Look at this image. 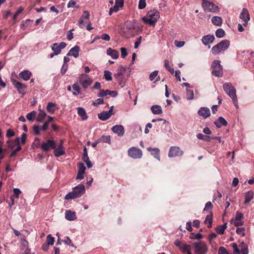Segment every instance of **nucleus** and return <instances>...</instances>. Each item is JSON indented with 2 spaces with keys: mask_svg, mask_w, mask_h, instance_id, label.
<instances>
[{
  "mask_svg": "<svg viewBox=\"0 0 254 254\" xmlns=\"http://www.w3.org/2000/svg\"><path fill=\"white\" fill-rule=\"evenodd\" d=\"M14 194L13 195L14 197L15 196L16 198H18L19 197L20 194L21 193V190L17 188H14L13 189Z\"/></svg>",
  "mask_w": 254,
  "mask_h": 254,
  "instance_id": "obj_60",
  "label": "nucleus"
},
{
  "mask_svg": "<svg viewBox=\"0 0 254 254\" xmlns=\"http://www.w3.org/2000/svg\"><path fill=\"white\" fill-rule=\"evenodd\" d=\"M114 106H112L110 108L108 111H104L98 115V117L99 119L102 121H106L109 119L114 113L113 111Z\"/></svg>",
  "mask_w": 254,
  "mask_h": 254,
  "instance_id": "obj_15",
  "label": "nucleus"
},
{
  "mask_svg": "<svg viewBox=\"0 0 254 254\" xmlns=\"http://www.w3.org/2000/svg\"><path fill=\"white\" fill-rule=\"evenodd\" d=\"M109 95L113 97H115L118 95V93L116 91H110V90H100V93L98 94L99 97H102Z\"/></svg>",
  "mask_w": 254,
  "mask_h": 254,
  "instance_id": "obj_21",
  "label": "nucleus"
},
{
  "mask_svg": "<svg viewBox=\"0 0 254 254\" xmlns=\"http://www.w3.org/2000/svg\"><path fill=\"white\" fill-rule=\"evenodd\" d=\"M65 218L68 221L74 220L76 218L75 212L70 210H66L65 212Z\"/></svg>",
  "mask_w": 254,
  "mask_h": 254,
  "instance_id": "obj_27",
  "label": "nucleus"
},
{
  "mask_svg": "<svg viewBox=\"0 0 254 254\" xmlns=\"http://www.w3.org/2000/svg\"><path fill=\"white\" fill-rule=\"evenodd\" d=\"M174 244L179 248L183 253H188L191 251V246L190 245L186 244H183L179 239H176L175 241Z\"/></svg>",
  "mask_w": 254,
  "mask_h": 254,
  "instance_id": "obj_12",
  "label": "nucleus"
},
{
  "mask_svg": "<svg viewBox=\"0 0 254 254\" xmlns=\"http://www.w3.org/2000/svg\"><path fill=\"white\" fill-rule=\"evenodd\" d=\"M151 110L152 113L155 115H159L162 113V108L159 105H153L151 107Z\"/></svg>",
  "mask_w": 254,
  "mask_h": 254,
  "instance_id": "obj_36",
  "label": "nucleus"
},
{
  "mask_svg": "<svg viewBox=\"0 0 254 254\" xmlns=\"http://www.w3.org/2000/svg\"><path fill=\"white\" fill-rule=\"evenodd\" d=\"M211 21L212 23L216 26H221L222 22V20L221 18L219 16H213L211 18Z\"/></svg>",
  "mask_w": 254,
  "mask_h": 254,
  "instance_id": "obj_39",
  "label": "nucleus"
},
{
  "mask_svg": "<svg viewBox=\"0 0 254 254\" xmlns=\"http://www.w3.org/2000/svg\"><path fill=\"white\" fill-rule=\"evenodd\" d=\"M158 71L154 70L149 75V79L151 81H153L158 75Z\"/></svg>",
  "mask_w": 254,
  "mask_h": 254,
  "instance_id": "obj_52",
  "label": "nucleus"
},
{
  "mask_svg": "<svg viewBox=\"0 0 254 254\" xmlns=\"http://www.w3.org/2000/svg\"><path fill=\"white\" fill-rule=\"evenodd\" d=\"M126 70V67L120 65L118 68L117 72L114 74L115 78L122 87L124 86V85H122V81Z\"/></svg>",
  "mask_w": 254,
  "mask_h": 254,
  "instance_id": "obj_9",
  "label": "nucleus"
},
{
  "mask_svg": "<svg viewBox=\"0 0 254 254\" xmlns=\"http://www.w3.org/2000/svg\"><path fill=\"white\" fill-rule=\"evenodd\" d=\"M57 104L53 102H48L46 107V110L48 113L53 114L56 111Z\"/></svg>",
  "mask_w": 254,
  "mask_h": 254,
  "instance_id": "obj_35",
  "label": "nucleus"
},
{
  "mask_svg": "<svg viewBox=\"0 0 254 254\" xmlns=\"http://www.w3.org/2000/svg\"><path fill=\"white\" fill-rule=\"evenodd\" d=\"M26 138L27 134L25 133H23L21 135V138H20V143L21 142V144H25Z\"/></svg>",
  "mask_w": 254,
  "mask_h": 254,
  "instance_id": "obj_62",
  "label": "nucleus"
},
{
  "mask_svg": "<svg viewBox=\"0 0 254 254\" xmlns=\"http://www.w3.org/2000/svg\"><path fill=\"white\" fill-rule=\"evenodd\" d=\"M202 6L206 12H217L219 10L218 7L214 3L206 0L203 1Z\"/></svg>",
  "mask_w": 254,
  "mask_h": 254,
  "instance_id": "obj_8",
  "label": "nucleus"
},
{
  "mask_svg": "<svg viewBox=\"0 0 254 254\" xmlns=\"http://www.w3.org/2000/svg\"><path fill=\"white\" fill-rule=\"evenodd\" d=\"M215 39L214 36L213 35H207L202 37L201 41L202 43L205 45H208L212 43Z\"/></svg>",
  "mask_w": 254,
  "mask_h": 254,
  "instance_id": "obj_24",
  "label": "nucleus"
},
{
  "mask_svg": "<svg viewBox=\"0 0 254 254\" xmlns=\"http://www.w3.org/2000/svg\"><path fill=\"white\" fill-rule=\"evenodd\" d=\"M14 135H15V132L13 130H12L11 129H8L7 130L6 134V137H12Z\"/></svg>",
  "mask_w": 254,
  "mask_h": 254,
  "instance_id": "obj_61",
  "label": "nucleus"
},
{
  "mask_svg": "<svg viewBox=\"0 0 254 254\" xmlns=\"http://www.w3.org/2000/svg\"><path fill=\"white\" fill-rule=\"evenodd\" d=\"M36 115V112L33 111L28 114L26 115V118L28 121H33L34 117H35Z\"/></svg>",
  "mask_w": 254,
  "mask_h": 254,
  "instance_id": "obj_49",
  "label": "nucleus"
},
{
  "mask_svg": "<svg viewBox=\"0 0 254 254\" xmlns=\"http://www.w3.org/2000/svg\"><path fill=\"white\" fill-rule=\"evenodd\" d=\"M243 217V213L237 211L236 213L235 217L234 218L231 220V223H233L235 226H239L243 225V222L242 219Z\"/></svg>",
  "mask_w": 254,
  "mask_h": 254,
  "instance_id": "obj_17",
  "label": "nucleus"
},
{
  "mask_svg": "<svg viewBox=\"0 0 254 254\" xmlns=\"http://www.w3.org/2000/svg\"><path fill=\"white\" fill-rule=\"evenodd\" d=\"M47 243L48 245H53L55 242L54 238L51 235H49L47 237Z\"/></svg>",
  "mask_w": 254,
  "mask_h": 254,
  "instance_id": "obj_48",
  "label": "nucleus"
},
{
  "mask_svg": "<svg viewBox=\"0 0 254 254\" xmlns=\"http://www.w3.org/2000/svg\"><path fill=\"white\" fill-rule=\"evenodd\" d=\"M23 11V8L22 7H19L18 10L16 11L14 14L13 16V19L15 20L17 18V17L19 14H20Z\"/></svg>",
  "mask_w": 254,
  "mask_h": 254,
  "instance_id": "obj_56",
  "label": "nucleus"
},
{
  "mask_svg": "<svg viewBox=\"0 0 254 254\" xmlns=\"http://www.w3.org/2000/svg\"><path fill=\"white\" fill-rule=\"evenodd\" d=\"M31 75V72L28 70H23L19 73L20 77L25 81L28 80L30 78Z\"/></svg>",
  "mask_w": 254,
  "mask_h": 254,
  "instance_id": "obj_31",
  "label": "nucleus"
},
{
  "mask_svg": "<svg viewBox=\"0 0 254 254\" xmlns=\"http://www.w3.org/2000/svg\"><path fill=\"white\" fill-rule=\"evenodd\" d=\"M128 155L133 159L140 158L142 157V151L138 148L132 147L128 150Z\"/></svg>",
  "mask_w": 254,
  "mask_h": 254,
  "instance_id": "obj_11",
  "label": "nucleus"
},
{
  "mask_svg": "<svg viewBox=\"0 0 254 254\" xmlns=\"http://www.w3.org/2000/svg\"><path fill=\"white\" fill-rule=\"evenodd\" d=\"M39 114L36 119V121L39 123H42L47 116L46 112L41 110V109H38Z\"/></svg>",
  "mask_w": 254,
  "mask_h": 254,
  "instance_id": "obj_32",
  "label": "nucleus"
},
{
  "mask_svg": "<svg viewBox=\"0 0 254 254\" xmlns=\"http://www.w3.org/2000/svg\"><path fill=\"white\" fill-rule=\"evenodd\" d=\"M78 172H79L81 173H84L86 168L82 163H80L78 164Z\"/></svg>",
  "mask_w": 254,
  "mask_h": 254,
  "instance_id": "obj_54",
  "label": "nucleus"
},
{
  "mask_svg": "<svg viewBox=\"0 0 254 254\" xmlns=\"http://www.w3.org/2000/svg\"><path fill=\"white\" fill-rule=\"evenodd\" d=\"M6 144L7 145L8 148L11 149H15V146H16L17 147L18 146H21L20 144V138H16L14 141L8 140L6 141Z\"/></svg>",
  "mask_w": 254,
  "mask_h": 254,
  "instance_id": "obj_23",
  "label": "nucleus"
},
{
  "mask_svg": "<svg viewBox=\"0 0 254 254\" xmlns=\"http://www.w3.org/2000/svg\"><path fill=\"white\" fill-rule=\"evenodd\" d=\"M159 17V12L156 9H153L149 11L146 16L142 18V20L145 24L154 26Z\"/></svg>",
  "mask_w": 254,
  "mask_h": 254,
  "instance_id": "obj_1",
  "label": "nucleus"
},
{
  "mask_svg": "<svg viewBox=\"0 0 254 254\" xmlns=\"http://www.w3.org/2000/svg\"><path fill=\"white\" fill-rule=\"evenodd\" d=\"M214 124L217 128H220L222 126H226L227 125V122L226 120L222 117H220L217 121L214 122Z\"/></svg>",
  "mask_w": 254,
  "mask_h": 254,
  "instance_id": "obj_29",
  "label": "nucleus"
},
{
  "mask_svg": "<svg viewBox=\"0 0 254 254\" xmlns=\"http://www.w3.org/2000/svg\"><path fill=\"white\" fill-rule=\"evenodd\" d=\"M99 139L100 142H104L109 144L111 143V136L110 135H102Z\"/></svg>",
  "mask_w": 254,
  "mask_h": 254,
  "instance_id": "obj_42",
  "label": "nucleus"
},
{
  "mask_svg": "<svg viewBox=\"0 0 254 254\" xmlns=\"http://www.w3.org/2000/svg\"><path fill=\"white\" fill-rule=\"evenodd\" d=\"M212 217L213 215L211 212L209 215H207L206 216L205 220L204 221V223L205 224H208L207 227L210 228L212 226Z\"/></svg>",
  "mask_w": 254,
  "mask_h": 254,
  "instance_id": "obj_37",
  "label": "nucleus"
},
{
  "mask_svg": "<svg viewBox=\"0 0 254 254\" xmlns=\"http://www.w3.org/2000/svg\"><path fill=\"white\" fill-rule=\"evenodd\" d=\"M104 77L107 81H111L112 80V73L109 70L104 71Z\"/></svg>",
  "mask_w": 254,
  "mask_h": 254,
  "instance_id": "obj_45",
  "label": "nucleus"
},
{
  "mask_svg": "<svg viewBox=\"0 0 254 254\" xmlns=\"http://www.w3.org/2000/svg\"><path fill=\"white\" fill-rule=\"evenodd\" d=\"M227 228V223L218 226L216 228V231L219 234L222 235L224 233L225 229Z\"/></svg>",
  "mask_w": 254,
  "mask_h": 254,
  "instance_id": "obj_38",
  "label": "nucleus"
},
{
  "mask_svg": "<svg viewBox=\"0 0 254 254\" xmlns=\"http://www.w3.org/2000/svg\"><path fill=\"white\" fill-rule=\"evenodd\" d=\"M21 245L23 249H25V250H27L28 249V242L25 239H22L21 241Z\"/></svg>",
  "mask_w": 254,
  "mask_h": 254,
  "instance_id": "obj_58",
  "label": "nucleus"
},
{
  "mask_svg": "<svg viewBox=\"0 0 254 254\" xmlns=\"http://www.w3.org/2000/svg\"><path fill=\"white\" fill-rule=\"evenodd\" d=\"M90 14L89 11L84 10L78 21V25L80 28H83L84 27L86 23L85 20H88Z\"/></svg>",
  "mask_w": 254,
  "mask_h": 254,
  "instance_id": "obj_14",
  "label": "nucleus"
},
{
  "mask_svg": "<svg viewBox=\"0 0 254 254\" xmlns=\"http://www.w3.org/2000/svg\"><path fill=\"white\" fill-rule=\"evenodd\" d=\"M196 137L198 139L203 140H204L205 141H209L211 139V138H212V137L209 136H207V135H203L202 133H198V134H196Z\"/></svg>",
  "mask_w": 254,
  "mask_h": 254,
  "instance_id": "obj_41",
  "label": "nucleus"
},
{
  "mask_svg": "<svg viewBox=\"0 0 254 254\" xmlns=\"http://www.w3.org/2000/svg\"><path fill=\"white\" fill-rule=\"evenodd\" d=\"M212 68V74L217 77L221 76L223 74L222 66L219 60L214 61L211 65Z\"/></svg>",
  "mask_w": 254,
  "mask_h": 254,
  "instance_id": "obj_6",
  "label": "nucleus"
},
{
  "mask_svg": "<svg viewBox=\"0 0 254 254\" xmlns=\"http://www.w3.org/2000/svg\"><path fill=\"white\" fill-rule=\"evenodd\" d=\"M147 150L151 152L152 155H153L155 158H157L158 160H160V150L158 148H152L151 147H148L147 148Z\"/></svg>",
  "mask_w": 254,
  "mask_h": 254,
  "instance_id": "obj_34",
  "label": "nucleus"
},
{
  "mask_svg": "<svg viewBox=\"0 0 254 254\" xmlns=\"http://www.w3.org/2000/svg\"><path fill=\"white\" fill-rule=\"evenodd\" d=\"M63 242L66 245L76 248V247L74 246V245L72 244L71 240L69 239L68 237H65V239L64 240Z\"/></svg>",
  "mask_w": 254,
  "mask_h": 254,
  "instance_id": "obj_55",
  "label": "nucleus"
},
{
  "mask_svg": "<svg viewBox=\"0 0 254 254\" xmlns=\"http://www.w3.org/2000/svg\"><path fill=\"white\" fill-rule=\"evenodd\" d=\"M107 54L111 56L113 59H117L119 58V54L116 50H113L111 48L107 50Z\"/></svg>",
  "mask_w": 254,
  "mask_h": 254,
  "instance_id": "obj_33",
  "label": "nucleus"
},
{
  "mask_svg": "<svg viewBox=\"0 0 254 254\" xmlns=\"http://www.w3.org/2000/svg\"><path fill=\"white\" fill-rule=\"evenodd\" d=\"M104 103L103 99L101 98H98L96 99L95 102L93 103V105L94 106H98L100 104H103Z\"/></svg>",
  "mask_w": 254,
  "mask_h": 254,
  "instance_id": "obj_63",
  "label": "nucleus"
},
{
  "mask_svg": "<svg viewBox=\"0 0 254 254\" xmlns=\"http://www.w3.org/2000/svg\"><path fill=\"white\" fill-rule=\"evenodd\" d=\"M72 88L74 90L72 93L73 95L76 96L81 93L80 88L77 83H75L72 85Z\"/></svg>",
  "mask_w": 254,
  "mask_h": 254,
  "instance_id": "obj_40",
  "label": "nucleus"
},
{
  "mask_svg": "<svg viewBox=\"0 0 254 254\" xmlns=\"http://www.w3.org/2000/svg\"><path fill=\"white\" fill-rule=\"evenodd\" d=\"M112 130L118 136H122L124 134L125 129L122 125H116L112 127Z\"/></svg>",
  "mask_w": 254,
  "mask_h": 254,
  "instance_id": "obj_22",
  "label": "nucleus"
},
{
  "mask_svg": "<svg viewBox=\"0 0 254 254\" xmlns=\"http://www.w3.org/2000/svg\"><path fill=\"white\" fill-rule=\"evenodd\" d=\"M241 249L240 251V254H248V251L247 246L244 242H242L241 244Z\"/></svg>",
  "mask_w": 254,
  "mask_h": 254,
  "instance_id": "obj_44",
  "label": "nucleus"
},
{
  "mask_svg": "<svg viewBox=\"0 0 254 254\" xmlns=\"http://www.w3.org/2000/svg\"><path fill=\"white\" fill-rule=\"evenodd\" d=\"M66 46V44L64 42H62L60 44L55 43L51 46V49L56 54L59 55L61 53L62 49H64Z\"/></svg>",
  "mask_w": 254,
  "mask_h": 254,
  "instance_id": "obj_18",
  "label": "nucleus"
},
{
  "mask_svg": "<svg viewBox=\"0 0 254 254\" xmlns=\"http://www.w3.org/2000/svg\"><path fill=\"white\" fill-rule=\"evenodd\" d=\"M230 45V42L228 40H223L214 46L211 49L213 55H216L226 51Z\"/></svg>",
  "mask_w": 254,
  "mask_h": 254,
  "instance_id": "obj_2",
  "label": "nucleus"
},
{
  "mask_svg": "<svg viewBox=\"0 0 254 254\" xmlns=\"http://www.w3.org/2000/svg\"><path fill=\"white\" fill-rule=\"evenodd\" d=\"M63 145V141L61 140L60 141V143L58 147H57V148H55V149L54 151V154L56 157H58L65 154V152Z\"/></svg>",
  "mask_w": 254,
  "mask_h": 254,
  "instance_id": "obj_20",
  "label": "nucleus"
},
{
  "mask_svg": "<svg viewBox=\"0 0 254 254\" xmlns=\"http://www.w3.org/2000/svg\"><path fill=\"white\" fill-rule=\"evenodd\" d=\"M223 87L225 93L232 99L235 105H237L238 100L234 86L231 83L226 82L223 84Z\"/></svg>",
  "mask_w": 254,
  "mask_h": 254,
  "instance_id": "obj_4",
  "label": "nucleus"
},
{
  "mask_svg": "<svg viewBox=\"0 0 254 254\" xmlns=\"http://www.w3.org/2000/svg\"><path fill=\"white\" fill-rule=\"evenodd\" d=\"M120 7L117 5H115L113 7L110 9L109 14L111 15L113 12H117L119 10Z\"/></svg>",
  "mask_w": 254,
  "mask_h": 254,
  "instance_id": "obj_53",
  "label": "nucleus"
},
{
  "mask_svg": "<svg viewBox=\"0 0 254 254\" xmlns=\"http://www.w3.org/2000/svg\"><path fill=\"white\" fill-rule=\"evenodd\" d=\"M216 36L217 38H222L225 35V31L221 28L218 29L215 32Z\"/></svg>",
  "mask_w": 254,
  "mask_h": 254,
  "instance_id": "obj_43",
  "label": "nucleus"
},
{
  "mask_svg": "<svg viewBox=\"0 0 254 254\" xmlns=\"http://www.w3.org/2000/svg\"><path fill=\"white\" fill-rule=\"evenodd\" d=\"M77 114L79 116L82 121H86L88 119L85 110L82 107H78L76 108Z\"/></svg>",
  "mask_w": 254,
  "mask_h": 254,
  "instance_id": "obj_26",
  "label": "nucleus"
},
{
  "mask_svg": "<svg viewBox=\"0 0 254 254\" xmlns=\"http://www.w3.org/2000/svg\"><path fill=\"white\" fill-rule=\"evenodd\" d=\"M203 236L200 233H197L196 234H191V235L190 237V239H200L202 238Z\"/></svg>",
  "mask_w": 254,
  "mask_h": 254,
  "instance_id": "obj_50",
  "label": "nucleus"
},
{
  "mask_svg": "<svg viewBox=\"0 0 254 254\" xmlns=\"http://www.w3.org/2000/svg\"><path fill=\"white\" fill-rule=\"evenodd\" d=\"M11 81L18 92L22 96L25 95L27 90V86L22 82L11 77Z\"/></svg>",
  "mask_w": 254,
  "mask_h": 254,
  "instance_id": "obj_7",
  "label": "nucleus"
},
{
  "mask_svg": "<svg viewBox=\"0 0 254 254\" xmlns=\"http://www.w3.org/2000/svg\"><path fill=\"white\" fill-rule=\"evenodd\" d=\"M232 247L234 249V254H240V251L238 248L237 245L236 243L232 244Z\"/></svg>",
  "mask_w": 254,
  "mask_h": 254,
  "instance_id": "obj_64",
  "label": "nucleus"
},
{
  "mask_svg": "<svg viewBox=\"0 0 254 254\" xmlns=\"http://www.w3.org/2000/svg\"><path fill=\"white\" fill-rule=\"evenodd\" d=\"M183 151L178 146H172L170 147L168 156L170 158L175 157L179 156H182L183 154Z\"/></svg>",
  "mask_w": 254,
  "mask_h": 254,
  "instance_id": "obj_13",
  "label": "nucleus"
},
{
  "mask_svg": "<svg viewBox=\"0 0 254 254\" xmlns=\"http://www.w3.org/2000/svg\"><path fill=\"white\" fill-rule=\"evenodd\" d=\"M236 233L238 234L242 235V236H244L245 235L244 228H243V227L238 228L236 229Z\"/></svg>",
  "mask_w": 254,
  "mask_h": 254,
  "instance_id": "obj_59",
  "label": "nucleus"
},
{
  "mask_svg": "<svg viewBox=\"0 0 254 254\" xmlns=\"http://www.w3.org/2000/svg\"><path fill=\"white\" fill-rule=\"evenodd\" d=\"M174 43L176 47H177V48H181L183 47L185 44V41H180L177 40H175Z\"/></svg>",
  "mask_w": 254,
  "mask_h": 254,
  "instance_id": "obj_57",
  "label": "nucleus"
},
{
  "mask_svg": "<svg viewBox=\"0 0 254 254\" xmlns=\"http://www.w3.org/2000/svg\"><path fill=\"white\" fill-rule=\"evenodd\" d=\"M85 187L82 184H79L73 189L72 191L65 195L64 198L65 199H72L81 196L85 193Z\"/></svg>",
  "mask_w": 254,
  "mask_h": 254,
  "instance_id": "obj_3",
  "label": "nucleus"
},
{
  "mask_svg": "<svg viewBox=\"0 0 254 254\" xmlns=\"http://www.w3.org/2000/svg\"><path fill=\"white\" fill-rule=\"evenodd\" d=\"M79 47L77 46H75L69 50L67 55L73 56L74 58H76L79 56Z\"/></svg>",
  "mask_w": 254,
  "mask_h": 254,
  "instance_id": "obj_28",
  "label": "nucleus"
},
{
  "mask_svg": "<svg viewBox=\"0 0 254 254\" xmlns=\"http://www.w3.org/2000/svg\"><path fill=\"white\" fill-rule=\"evenodd\" d=\"M187 98L188 100H191L194 98L193 91L192 90H187Z\"/></svg>",
  "mask_w": 254,
  "mask_h": 254,
  "instance_id": "obj_46",
  "label": "nucleus"
},
{
  "mask_svg": "<svg viewBox=\"0 0 254 254\" xmlns=\"http://www.w3.org/2000/svg\"><path fill=\"white\" fill-rule=\"evenodd\" d=\"M146 6V0H139L138 3V8L142 9L144 8Z\"/></svg>",
  "mask_w": 254,
  "mask_h": 254,
  "instance_id": "obj_51",
  "label": "nucleus"
},
{
  "mask_svg": "<svg viewBox=\"0 0 254 254\" xmlns=\"http://www.w3.org/2000/svg\"><path fill=\"white\" fill-rule=\"evenodd\" d=\"M193 245L195 254H206L208 252L206 244L202 241L194 243Z\"/></svg>",
  "mask_w": 254,
  "mask_h": 254,
  "instance_id": "obj_5",
  "label": "nucleus"
},
{
  "mask_svg": "<svg viewBox=\"0 0 254 254\" xmlns=\"http://www.w3.org/2000/svg\"><path fill=\"white\" fill-rule=\"evenodd\" d=\"M164 65L165 67L172 73L173 74L174 72V69L173 68H171L169 66V62L167 60H165L164 61Z\"/></svg>",
  "mask_w": 254,
  "mask_h": 254,
  "instance_id": "obj_47",
  "label": "nucleus"
},
{
  "mask_svg": "<svg viewBox=\"0 0 254 254\" xmlns=\"http://www.w3.org/2000/svg\"><path fill=\"white\" fill-rule=\"evenodd\" d=\"M240 18L244 22L243 25L246 26L247 25L248 22L250 19L249 11L246 8H243L242 12L240 14Z\"/></svg>",
  "mask_w": 254,
  "mask_h": 254,
  "instance_id": "obj_19",
  "label": "nucleus"
},
{
  "mask_svg": "<svg viewBox=\"0 0 254 254\" xmlns=\"http://www.w3.org/2000/svg\"><path fill=\"white\" fill-rule=\"evenodd\" d=\"M198 114L200 116L206 119L210 115L209 109L207 107H201L198 111Z\"/></svg>",
  "mask_w": 254,
  "mask_h": 254,
  "instance_id": "obj_25",
  "label": "nucleus"
},
{
  "mask_svg": "<svg viewBox=\"0 0 254 254\" xmlns=\"http://www.w3.org/2000/svg\"><path fill=\"white\" fill-rule=\"evenodd\" d=\"M254 192L252 190L248 191L245 194V199L244 203L245 204H248L254 198Z\"/></svg>",
  "mask_w": 254,
  "mask_h": 254,
  "instance_id": "obj_30",
  "label": "nucleus"
},
{
  "mask_svg": "<svg viewBox=\"0 0 254 254\" xmlns=\"http://www.w3.org/2000/svg\"><path fill=\"white\" fill-rule=\"evenodd\" d=\"M92 78L88 75L81 74L80 76L79 82L82 87L86 89L89 86L92 82Z\"/></svg>",
  "mask_w": 254,
  "mask_h": 254,
  "instance_id": "obj_10",
  "label": "nucleus"
},
{
  "mask_svg": "<svg viewBox=\"0 0 254 254\" xmlns=\"http://www.w3.org/2000/svg\"><path fill=\"white\" fill-rule=\"evenodd\" d=\"M56 147V142L51 139L48 140L41 144V147L45 151H48L51 148L55 149Z\"/></svg>",
  "mask_w": 254,
  "mask_h": 254,
  "instance_id": "obj_16",
  "label": "nucleus"
}]
</instances>
